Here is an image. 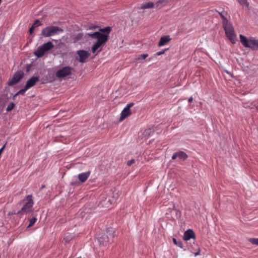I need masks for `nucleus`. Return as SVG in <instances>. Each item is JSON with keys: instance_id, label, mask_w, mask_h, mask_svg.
Instances as JSON below:
<instances>
[{"instance_id": "f257e3e1", "label": "nucleus", "mask_w": 258, "mask_h": 258, "mask_svg": "<svg viewBox=\"0 0 258 258\" xmlns=\"http://www.w3.org/2000/svg\"><path fill=\"white\" fill-rule=\"evenodd\" d=\"M110 31L109 27L101 29L100 32H96L93 33H86L85 36L91 37L93 39H96L97 41L92 47V51L95 53L104 43L108 40V34Z\"/></svg>"}, {"instance_id": "f03ea898", "label": "nucleus", "mask_w": 258, "mask_h": 258, "mask_svg": "<svg viewBox=\"0 0 258 258\" xmlns=\"http://www.w3.org/2000/svg\"><path fill=\"white\" fill-rule=\"evenodd\" d=\"M223 27L229 40L233 44L236 43L237 41L236 35L232 24L228 22L227 19H224Z\"/></svg>"}, {"instance_id": "7ed1b4c3", "label": "nucleus", "mask_w": 258, "mask_h": 258, "mask_svg": "<svg viewBox=\"0 0 258 258\" xmlns=\"http://www.w3.org/2000/svg\"><path fill=\"white\" fill-rule=\"evenodd\" d=\"M239 38L240 42L245 47L249 48L252 50H258V39L253 37L247 38L241 34L239 35Z\"/></svg>"}, {"instance_id": "20e7f679", "label": "nucleus", "mask_w": 258, "mask_h": 258, "mask_svg": "<svg viewBox=\"0 0 258 258\" xmlns=\"http://www.w3.org/2000/svg\"><path fill=\"white\" fill-rule=\"evenodd\" d=\"M54 47L53 43L49 41L39 46L36 50L34 52V55L37 57H41L45 53L52 49Z\"/></svg>"}, {"instance_id": "39448f33", "label": "nucleus", "mask_w": 258, "mask_h": 258, "mask_svg": "<svg viewBox=\"0 0 258 258\" xmlns=\"http://www.w3.org/2000/svg\"><path fill=\"white\" fill-rule=\"evenodd\" d=\"M63 30L57 26H48L42 31V34L44 37H50L62 33Z\"/></svg>"}, {"instance_id": "423d86ee", "label": "nucleus", "mask_w": 258, "mask_h": 258, "mask_svg": "<svg viewBox=\"0 0 258 258\" xmlns=\"http://www.w3.org/2000/svg\"><path fill=\"white\" fill-rule=\"evenodd\" d=\"M24 205L21 208V210L18 212V214H26L32 211V208L34 203L31 195H28L24 200Z\"/></svg>"}, {"instance_id": "0eeeda50", "label": "nucleus", "mask_w": 258, "mask_h": 258, "mask_svg": "<svg viewBox=\"0 0 258 258\" xmlns=\"http://www.w3.org/2000/svg\"><path fill=\"white\" fill-rule=\"evenodd\" d=\"M72 71V69L70 67H64L58 70L55 76L58 78H63L69 76Z\"/></svg>"}, {"instance_id": "6e6552de", "label": "nucleus", "mask_w": 258, "mask_h": 258, "mask_svg": "<svg viewBox=\"0 0 258 258\" xmlns=\"http://www.w3.org/2000/svg\"><path fill=\"white\" fill-rule=\"evenodd\" d=\"M133 103H130L127 104L126 106L123 108L120 113V116L119 118L120 121L123 120L124 119L131 114L130 108L133 106Z\"/></svg>"}, {"instance_id": "1a4fd4ad", "label": "nucleus", "mask_w": 258, "mask_h": 258, "mask_svg": "<svg viewBox=\"0 0 258 258\" xmlns=\"http://www.w3.org/2000/svg\"><path fill=\"white\" fill-rule=\"evenodd\" d=\"M115 194H113V197H114ZM116 199L114 197H112L111 199L110 197H107L105 198V200H102L101 202V204L102 206L110 208V206L116 202Z\"/></svg>"}, {"instance_id": "9d476101", "label": "nucleus", "mask_w": 258, "mask_h": 258, "mask_svg": "<svg viewBox=\"0 0 258 258\" xmlns=\"http://www.w3.org/2000/svg\"><path fill=\"white\" fill-rule=\"evenodd\" d=\"M23 76V74L21 72L16 73L13 78L9 82V85L10 86L17 84Z\"/></svg>"}, {"instance_id": "9b49d317", "label": "nucleus", "mask_w": 258, "mask_h": 258, "mask_svg": "<svg viewBox=\"0 0 258 258\" xmlns=\"http://www.w3.org/2000/svg\"><path fill=\"white\" fill-rule=\"evenodd\" d=\"M79 56L78 59L81 62H84L89 56V53L85 50H81L77 51Z\"/></svg>"}, {"instance_id": "f8f14e48", "label": "nucleus", "mask_w": 258, "mask_h": 258, "mask_svg": "<svg viewBox=\"0 0 258 258\" xmlns=\"http://www.w3.org/2000/svg\"><path fill=\"white\" fill-rule=\"evenodd\" d=\"M39 77L38 76H33L29 79L26 82L25 87L26 89H29L33 87L36 83L39 81Z\"/></svg>"}, {"instance_id": "ddd939ff", "label": "nucleus", "mask_w": 258, "mask_h": 258, "mask_svg": "<svg viewBox=\"0 0 258 258\" xmlns=\"http://www.w3.org/2000/svg\"><path fill=\"white\" fill-rule=\"evenodd\" d=\"M196 235L194 231L191 229H188L185 231L183 234V239L185 241H188L190 239H195Z\"/></svg>"}, {"instance_id": "4468645a", "label": "nucleus", "mask_w": 258, "mask_h": 258, "mask_svg": "<svg viewBox=\"0 0 258 258\" xmlns=\"http://www.w3.org/2000/svg\"><path fill=\"white\" fill-rule=\"evenodd\" d=\"M177 158H178L180 159L184 160L187 158V155L185 153H184L183 151H179L175 153L172 156V159L173 160H174Z\"/></svg>"}, {"instance_id": "2eb2a0df", "label": "nucleus", "mask_w": 258, "mask_h": 258, "mask_svg": "<svg viewBox=\"0 0 258 258\" xmlns=\"http://www.w3.org/2000/svg\"><path fill=\"white\" fill-rule=\"evenodd\" d=\"M90 173V171H87L79 174L78 175L79 180L82 182H84L88 178Z\"/></svg>"}, {"instance_id": "dca6fc26", "label": "nucleus", "mask_w": 258, "mask_h": 258, "mask_svg": "<svg viewBox=\"0 0 258 258\" xmlns=\"http://www.w3.org/2000/svg\"><path fill=\"white\" fill-rule=\"evenodd\" d=\"M170 40L171 38L169 35L164 36L160 38L158 43V46H163Z\"/></svg>"}, {"instance_id": "f3484780", "label": "nucleus", "mask_w": 258, "mask_h": 258, "mask_svg": "<svg viewBox=\"0 0 258 258\" xmlns=\"http://www.w3.org/2000/svg\"><path fill=\"white\" fill-rule=\"evenodd\" d=\"M83 35L82 33H79L74 35L72 37V40H73L74 43H76L79 40H81L83 38Z\"/></svg>"}, {"instance_id": "a211bd4d", "label": "nucleus", "mask_w": 258, "mask_h": 258, "mask_svg": "<svg viewBox=\"0 0 258 258\" xmlns=\"http://www.w3.org/2000/svg\"><path fill=\"white\" fill-rule=\"evenodd\" d=\"M167 0H159L156 3V7L158 8H162L167 3Z\"/></svg>"}, {"instance_id": "6ab92c4d", "label": "nucleus", "mask_w": 258, "mask_h": 258, "mask_svg": "<svg viewBox=\"0 0 258 258\" xmlns=\"http://www.w3.org/2000/svg\"><path fill=\"white\" fill-rule=\"evenodd\" d=\"M154 4L152 2H148V3H146L144 4H143L142 6H141V9H149V8H152L154 7Z\"/></svg>"}, {"instance_id": "aec40b11", "label": "nucleus", "mask_w": 258, "mask_h": 258, "mask_svg": "<svg viewBox=\"0 0 258 258\" xmlns=\"http://www.w3.org/2000/svg\"><path fill=\"white\" fill-rule=\"evenodd\" d=\"M148 56L147 54H143L141 55H139L136 56L135 58V59L136 60H144Z\"/></svg>"}, {"instance_id": "412c9836", "label": "nucleus", "mask_w": 258, "mask_h": 258, "mask_svg": "<svg viewBox=\"0 0 258 258\" xmlns=\"http://www.w3.org/2000/svg\"><path fill=\"white\" fill-rule=\"evenodd\" d=\"M173 242L174 244H175L176 245H177L179 247L181 248H183L182 243L181 241H177L176 239L175 238H173Z\"/></svg>"}, {"instance_id": "4be33fe9", "label": "nucleus", "mask_w": 258, "mask_h": 258, "mask_svg": "<svg viewBox=\"0 0 258 258\" xmlns=\"http://www.w3.org/2000/svg\"><path fill=\"white\" fill-rule=\"evenodd\" d=\"M36 220H37V219L35 217H33L32 219H30L29 224L28 225L27 227L30 228L32 226H33L34 224V223L36 222Z\"/></svg>"}, {"instance_id": "5701e85b", "label": "nucleus", "mask_w": 258, "mask_h": 258, "mask_svg": "<svg viewBox=\"0 0 258 258\" xmlns=\"http://www.w3.org/2000/svg\"><path fill=\"white\" fill-rule=\"evenodd\" d=\"M248 240L252 244L258 245V238H250Z\"/></svg>"}, {"instance_id": "b1692460", "label": "nucleus", "mask_w": 258, "mask_h": 258, "mask_svg": "<svg viewBox=\"0 0 258 258\" xmlns=\"http://www.w3.org/2000/svg\"><path fill=\"white\" fill-rule=\"evenodd\" d=\"M169 208H168V213H170L172 212V210H174L175 205L173 203H170L169 204Z\"/></svg>"}, {"instance_id": "393cba45", "label": "nucleus", "mask_w": 258, "mask_h": 258, "mask_svg": "<svg viewBox=\"0 0 258 258\" xmlns=\"http://www.w3.org/2000/svg\"><path fill=\"white\" fill-rule=\"evenodd\" d=\"M28 89H26V87L25 86L24 88L20 90V91H19L16 94V95H23L24 94V93H25V92L28 90Z\"/></svg>"}, {"instance_id": "a878e982", "label": "nucleus", "mask_w": 258, "mask_h": 258, "mask_svg": "<svg viewBox=\"0 0 258 258\" xmlns=\"http://www.w3.org/2000/svg\"><path fill=\"white\" fill-rule=\"evenodd\" d=\"M14 106H15V105L13 103H10L7 107V109H6L7 111H10L12 110L14 108Z\"/></svg>"}, {"instance_id": "bb28decb", "label": "nucleus", "mask_w": 258, "mask_h": 258, "mask_svg": "<svg viewBox=\"0 0 258 258\" xmlns=\"http://www.w3.org/2000/svg\"><path fill=\"white\" fill-rule=\"evenodd\" d=\"M239 3L242 6H247L248 4L247 3L246 0H237Z\"/></svg>"}, {"instance_id": "cd10ccee", "label": "nucleus", "mask_w": 258, "mask_h": 258, "mask_svg": "<svg viewBox=\"0 0 258 258\" xmlns=\"http://www.w3.org/2000/svg\"><path fill=\"white\" fill-rule=\"evenodd\" d=\"M41 25V23L40 21H39L38 20H36L34 22V24H33V26L34 28H35V27H38V26H40V25Z\"/></svg>"}, {"instance_id": "c85d7f7f", "label": "nucleus", "mask_w": 258, "mask_h": 258, "mask_svg": "<svg viewBox=\"0 0 258 258\" xmlns=\"http://www.w3.org/2000/svg\"><path fill=\"white\" fill-rule=\"evenodd\" d=\"M105 238H106L105 237H100L98 239V241L101 244H102V245L104 244V241L105 240Z\"/></svg>"}, {"instance_id": "c756f323", "label": "nucleus", "mask_w": 258, "mask_h": 258, "mask_svg": "<svg viewBox=\"0 0 258 258\" xmlns=\"http://www.w3.org/2000/svg\"><path fill=\"white\" fill-rule=\"evenodd\" d=\"M168 49H165L164 50H163L162 51H158L156 53V55L157 56H159L163 53H164V52H165V51H166L167 50H168Z\"/></svg>"}, {"instance_id": "7c9ffc66", "label": "nucleus", "mask_w": 258, "mask_h": 258, "mask_svg": "<svg viewBox=\"0 0 258 258\" xmlns=\"http://www.w3.org/2000/svg\"><path fill=\"white\" fill-rule=\"evenodd\" d=\"M134 163H135V160L134 159H132V160H129V161H127V165L128 166H131V165H132Z\"/></svg>"}, {"instance_id": "2f4dec72", "label": "nucleus", "mask_w": 258, "mask_h": 258, "mask_svg": "<svg viewBox=\"0 0 258 258\" xmlns=\"http://www.w3.org/2000/svg\"><path fill=\"white\" fill-rule=\"evenodd\" d=\"M34 29V27L33 26L29 29V32L30 34H32Z\"/></svg>"}, {"instance_id": "473e14b6", "label": "nucleus", "mask_w": 258, "mask_h": 258, "mask_svg": "<svg viewBox=\"0 0 258 258\" xmlns=\"http://www.w3.org/2000/svg\"><path fill=\"white\" fill-rule=\"evenodd\" d=\"M221 17H222V19H223V22H222V23L223 24L224 23V19H226V18H225V17L224 16V15L222 14V13H219Z\"/></svg>"}, {"instance_id": "72a5a7b5", "label": "nucleus", "mask_w": 258, "mask_h": 258, "mask_svg": "<svg viewBox=\"0 0 258 258\" xmlns=\"http://www.w3.org/2000/svg\"><path fill=\"white\" fill-rule=\"evenodd\" d=\"M200 250L199 249L198 252L195 253V256H197L198 255L200 254Z\"/></svg>"}, {"instance_id": "f704fd0d", "label": "nucleus", "mask_w": 258, "mask_h": 258, "mask_svg": "<svg viewBox=\"0 0 258 258\" xmlns=\"http://www.w3.org/2000/svg\"><path fill=\"white\" fill-rule=\"evenodd\" d=\"M193 100V98L192 97H190L189 99H188V102H191Z\"/></svg>"}, {"instance_id": "c9c22d12", "label": "nucleus", "mask_w": 258, "mask_h": 258, "mask_svg": "<svg viewBox=\"0 0 258 258\" xmlns=\"http://www.w3.org/2000/svg\"><path fill=\"white\" fill-rule=\"evenodd\" d=\"M64 239L66 240V242H67L68 241V240L67 239V238H64Z\"/></svg>"}, {"instance_id": "e433bc0d", "label": "nucleus", "mask_w": 258, "mask_h": 258, "mask_svg": "<svg viewBox=\"0 0 258 258\" xmlns=\"http://www.w3.org/2000/svg\"><path fill=\"white\" fill-rule=\"evenodd\" d=\"M101 50V49L100 48V49L98 51V52H100Z\"/></svg>"}, {"instance_id": "4c0bfd02", "label": "nucleus", "mask_w": 258, "mask_h": 258, "mask_svg": "<svg viewBox=\"0 0 258 258\" xmlns=\"http://www.w3.org/2000/svg\"><path fill=\"white\" fill-rule=\"evenodd\" d=\"M95 28H96L95 27H91V29Z\"/></svg>"}, {"instance_id": "58836bf2", "label": "nucleus", "mask_w": 258, "mask_h": 258, "mask_svg": "<svg viewBox=\"0 0 258 258\" xmlns=\"http://www.w3.org/2000/svg\"><path fill=\"white\" fill-rule=\"evenodd\" d=\"M44 187V185L42 186L41 188H43Z\"/></svg>"}, {"instance_id": "ea45409f", "label": "nucleus", "mask_w": 258, "mask_h": 258, "mask_svg": "<svg viewBox=\"0 0 258 258\" xmlns=\"http://www.w3.org/2000/svg\"><path fill=\"white\" fill-rule=\"evenodd\" d=\"M256 109L258 110V105L256 107Z\"/></svg>"}]
</instances>
